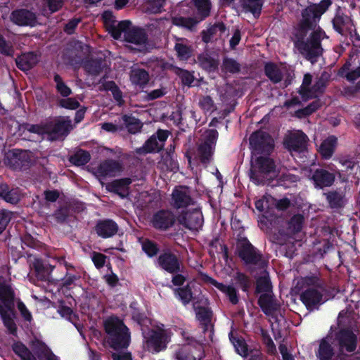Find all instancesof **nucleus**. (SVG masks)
I'll use <instances>...</instances> for the list:
<instances>
[{"instance_id": "f3484780", "label": "nucleus", "mask_w": 360, "mask_h": 360, "mask_svg": "<svg viewBox=\"0 0 360 360\" xmlns=\"http://www.w3.org/2000/svg\"><path fill=\"white\" fill-rule=\"evenodd\" d=\"M10 18L12 22L18 26L34 27L37 23L36 14L27 9L20 8L13 11Z\"/></svg>"}, {"instance_id": "f257e3e1", "label": "nucleus", "mask_w": 360, "mask_h": 360, "mask_svg": "<svg viewBox=\"0 0 360 360\" xmlns=\"http://www.w3.org/2000/svg\"><path fill=\"white\" fill-rule=\"evenodd\" d=\"M105 340L114 350L127 349L131 342V332L123 320L117 316H108L103 321Z\"/></svg>"}, {"instance_id": "7c9ffc66", "label": "nucleus", "mask_w": 360, "mask_h": 360, "mask_svg": "<svg viewBox=\"0 0 360 360\" xmlns=\"http://www.w3.org/2000/svg\"><path fill=\"white\" fill-rule=\"evenodd\" d=\"M0 198L12 205L18 204L21 195L19 188H10L7 184H0Z\"/></svg>"}, {"instance_id": "473e14b6", "label": "nucleus", "mask_w": 360, "mask_h": 360, "mask_svg": "<svg viewBox=\"0 0 360 360\" xmlns=\"http://www.w3.org/2000/svg\"><path fill=\"white\" fill-rule=\"evenodd\" d=\"M107 66L106 60L102 58H91L84 62V70L91 75H99Z\"/></svg>"}, {"instance_id": "dca6fc26", "label": "nucleus", "mask_w": 360, "mask_h": 360, "mask_svg": "<svg viewBox=\"0 0 360 360\" xmlns=\"http://www.w3.org/2000/svg\"><path fill=\"white\" fill-rule=\"evenodd\" d=\"M191 191L186 186H176L171 195V205L175 209L186 208L194 204Z\"/></svg>"}, {"instance_id": "8fccbe9b", "label": "nucleus", "mask_w": 360, "mask_h": 360, "mask_svg": "<svg viewBox=\"0 0 360 360\" xmlns=\"http://www.w3.org/2000/svg\"><path fill=\"white\" fill-rule=\"evenodd\" d=\"M199 22H200L199 20H197L195 18L191 17L186 18L176 15L172 18V25L183 28H186L190 30H193V28H194Z\"/></svg>"}, {"instance_id": "20e7f679", "label": "nucleus", "mask_w": 360, "mask_h": 360, "mask_svg": "<svg viewBox=\"0 0 360 360\" xmlns=\"http://www.w3.org/2000/svg\"><path fill=\"white\" fill-rule=\"evenodd\" d=\"M276 171L275 161L269 155H259L254 162L248 172L250 181L255 185H265L269 180V175Z\"/></svg>"}, {"instance_id": "79ce46f5", "label": "nucleus", "mask_w": 360, "mask_h": 360, "mask_svg": "<svg viewBox=\"0 0 360 360\" xmlns=\"http://www.w3.org/2000/svg\"><path fill=\"white\" fill-rule=\"evenodd\" d=\"M149 79V74L144 69L136 68L131 71L130 80L133 84L143 87L148 83Z\"/></svg>"}, {"instance_id": "c85d7f7f", "label": "nucleus", "mask_w": 360, "mask_h": 360, "mask_svg": "<svg viewBox=\"0 0 360 360\" xmlns=\"http://www.w3.org/2000/svg\"><path fill=\"white\" fill-rule=\"evenodd\" d=\"M125 41L136 45H146L148 41V34L146 30L141 27H132L127 28L124 35Z\"/></svg>"}, {"instance_id": "9d476101", "label": "nucleus", "mask_w": 360, "mask_h": 360, "mask_svg": "<svg viewBox=\"0 0 360 360\" xmlns=\"http://www.w3.org/2000/svg\"><path fill=\"white\" fill-rule=\"evenodd\" d=\"M46 134L56 140L66 137L72 129V121L68 117H56L46 123Z\"/></svg>"}, {"instance_id": "5701e85b", "label": "nucleus", "mask_w": 360, "mask_h": 360, "mask_svg": "<svg viewBox=\"0 0 360 360\" xmlns=\"http://www.w3.org/2000/svg\"><path fill=\"white\" fill-rule=\"evenodd\" d=\"M196 63L207 73H214L219 70V60L209 52H202L197 56Z\"/></svg>"}, {"instance_id": "6e6d98bb", "label": "nucleus", "mask_w": 360, "mask_h": 360, "mask_svg": "<svg viewBox=\"0 0 360 360\" xmlns=\"http://www.w3.org/2000/svg\"><path fill=\"white\" fill-rule=\"evenodd\" d=\"M185 39H179V42H176L174 46V50L176 52L177 56L181 60H188L192 56L193 49L191 46L186 45L183 43Z\"/></svg>"}, {"instance_id": "9b49d317", "label": "nucleus", "mask_w": 360, "mask_h": 360, "mask_svg": "<svg viewBox=\"0 0 360 360\" xmlns=\"http://www.w3.org/2000/svg\"><path fill=\"white\" fill-rule=\"evenodd\" d=\"M4 162L13 170H26L31 165V158L27 150L15 148L5 154Z\"/></svg>"}, {"instance_id": "3c124183", "label": "nucleus", "mask_w": 360, "mask_h": 360, "mask_svg": "<svg viewBox=\"0 0 360 360\" xmlns=\"http://www.w3.org/2000/svg\"><path fill=\"white\" fill-rule=\"evenodd\" d=\"M91 160V154L89 151L78 149L69 158V161L75 166H84Z\"/></svg>"}, {"instance_id": "f704fd0d", "label": "nucleus", "mask_w": 360, "mask_h": 360, "mask_svg": "<svg viewBox=\"0 0 360 360\" xmlns=\"http://www.w3.org/2000/svg\"><path fill=\"white\" fill-rule=\"evenodd\" d=\"M37 63V56L32 52L22 54L15 58L16 66L24 72L30 70Z\"/></svg>"}, {"instance_id": "0eeeda50", "label": "nucleus", "mask_w": 360, "mask_h": 360, "mask_svg": "<svg viewBox=\"0 0 360 360\" xmlns=\"http://www.w3.org/2000/svg\"><path fill=\"white\" fill-rule=\"evenodd\" d=\"M252 155H270L274 149V141L271 136L262 129L254 131L249 138Z\"/></svg>"}, {"instance_id": "4d7b16f0", "label": "nucleus", "mask_w": 360, "mask_h": 360, "mask_svg": "<svg viewBox=\"0 0 360 360\" xmlns=\"http://www.w3.org/2000/svg\"><path fill=\"white\" fill-rule=\"evenodd\" d=\"M131 25V22L129 20H122L118 22L117 25H111L109 30L110 35L115 39H119L122 34H125L127 28Z\"/></svg>"}, {"instance_id": "f8f14e48", "label": "nucleus", "mask_w": 360, "mask_h": 360, "mask_svg": "<svg viewBox=\"0 0 360 360\" xmlns=\"http://www.w3.org/2000/svg\"><path fill=\"white\" fill-rule=\"evenodd\" d=\"M176 219L180 225L191 231H198L204 222L202 213L198 208L183 210Z\"/></svg>"}, {"instance_id": "a18cd8bd", "label": "nucleus", "mask_w": 360, "mask_h": 360, "mask_svg": "<svg viewBox=\"0 0 360 360\" xmlns=\"http://www.w3.org/2000/svg\"><path fill=\"white\" fill-rule=\"evenodd\" d=\"M121 119L128 132L130 134H136L141 131L143 127L141 122L131 115L124 114L122 116Z\"/></svg>"}, {"instance_id": "e433bc0d", "label": "nucleus", "mask_w": 360, "mask_h": 360, "mask_svg": "<svg viewBox=\"0 0 360 360\" xmlns=\"http://www.w3.org/2000/svg\"><path fill=\"white\" fill-rule=\"evenodd\" d=\"M226 30V26L223 22H217L214 25L204 30L201 32L202 41L208 44L212 41V37L217 34V32H220V37Z\"/></svg>"}, {"instance_id": "c756f323", "label": "nucleus", "mask_w": 360, "mask_h": 360, "mask_svg": "<svg viewBox=\"0 0 360 360\" xmlns=\"http://www.w3.org/2000/svg\"><path fill=\"white\" fill-rule=\"evenodd\" d=\"M330 334L321 340L316 356L319 360H331L334 356L336 349L330 341Z\"/></svg>"}, {"instance_id": "72a5a7b5", "label": "nucleus", "mask_w": 360, "mask_h": 360, "mask_svg": "<svg viewBox=\"0 0 360 360\" xmlns=\"http://www.w3.org/2000/svg\"><path fill=\"white\" fill-rule=\"evenodd\" d=\"M337 144L338 139L333 135L329 136L323 140L319 150L322 158L325 160L330 159L335 152Z\"/></svg>"}, {"instance_id": "b1692460", "label": "nucleus", "mask_w": 360, "mask_h": 360, "mask_svg": "<svg viewBox=\"0 0 360 360\" xmlns=\"http://www.w3.org/2000/svg\"><path fill=\"white\" fill-rule=\"evenodd\" d=\"M117 224L111 219H99L94 227L96 234L102 238H108L115 236L118 231Z\"/></svg>"}, {"instance_id": "de8ad7c7", "label": "nucleus", "mask_w": 360, "mask_h": 360, "mask_svg": "<svg viewBox=\"0 0 360 360\" xmlns=\"http://www.w3.org/2000/svg\"><path fill=\"white\" fill-rule=\"evenodd\" d=\"M174 292L184 305H187L193 300V293L189 283L175 288Z\"/></svg>"}, {"instance_id": "aec40b11", "label": "nucleus", "mask_w": 360, "mask_h": 360, "mask_svg": "<svg viewBox=\"0 0 360 360\" xmlns=\"http://www.w3.org/2000/svg\"><path fill=\"white\" fill-rule=\"evenodd\" d=\"M324 38H328V36L325 31L319 26L310 34L311 51L309 54H311V63L316 62L317 58L322 55L321 41Z\"/></svg>"}, {"instance_id": "0e129e2a", "label": "nucleus", "mask_w": 360, "mask_h": 360, "mask_svg": "<svg viewBox=\"0 0 360 360\" xmlns=\"http://www.w3.org/2000/svg\"><path fill=\"white\" fill-rule=\"evenodd\" d=\"M235 280L242 291L248 292L251 286V280L248 276L242 272H237Z\"/></svg>"}, {"instance_id": "1a4fd4ad", "label": "nucleus", "mask_w": 360, "mask_h": 360, "mask_svg": "<svg viewBox=\"0 0 360 360\" xmlns=\"http://www.w3.org/2000/svg\"><path fill=\"white\" fill-rule=\"evenodd\" d=\"M309 30L314 31V29L300 21L293 34V37L295 39V46L307 60L311 62V54H309L311 51L310 36L306 39Z\"/></svg>"}, {"instance_id": "774afa93", "label": "nucleus", "mask_w": 360, "mask_h": 360, "mask_svg": "<svg viewBox=\"0 0 360 360\" xmlns=\"http://www.w3.org/2000/svg\"><path fill=\"white\" fill-rule=\"evenodd\" d=\"M132 319L140 326H143L150 323V319L146 316L144 312H141L139 309H134L131 311Z\"/></svg>"}, {"instance_id": "bb28decb", "label": "nucleus", "mask_w": 360, "mask_h": 360, "mask_svg": "<svg viewBox=\"0 0 360 360\" xmlns=\"http://www.w3.org/2000/svg\"><path fill=\"white\" fill-rule=\"evenodd\" d=\"M308 138L302 131L292 134L286 137L284 143L286 148L295 152H302L306 148Z\"/></svg>"}, {"instance_id": "49530a36", "label": "nucleus", "mask_w": 360, "mask_h": 360, "mask_svg": "<svg viewBox=\"0 0 360 360\" xmlns=\"http://www.w3.org/2000/svg\"><path fill=\"white\" fill-rule=\"evenodd\" d=\"M214 151V147L209 146L207 143H201L197 148L198 157L200 162L204 165L210 164L212 160Z\"/></svg>"}, {"instance_id": "09e8293b", "label": "nucleus", "mask_w": 360, "mask_h": 360, "mask_svg": "<svg viewBox=\"0 0 360 360\" xmlns=\"http://www.w3.org/2000/svg\"><path fill=\"white\" fill-rule=\"evenodd\" d=\"M350 21V18L343 13H341L340 10L338 9L332 20L333 29L339 34H342L345 27L348 25Z\"/></svg>"}, {"instance_id": "a211bd4d", "label": "nucleus", "mask_w": 360, "mask_h": 360, "mask_svg": "<svg viewBox=\"0 0 360 360\" xmlns=\"http://www.w3.org/2000/svg\"><path fill=\"white\" fill-rule=\"evenodd\" d=\"M123 170L122 164L113 159H107L101 162L96 169L97 176L101 178L114 177Z\"/></svg>"}, {"instance_id": "bf43d9fd", "label": "nucleus", "mask_w": 360, "mask_h": 360, "mask_svg": "<svg viewBox=\"0 0 360 360\" xmlns=\"http://www.w3.org/2000/svg\"><path fill=\"white\" fill-rule=\"evenodd\" d=\"M81 278L79 272L66 271L63 278H61L60 286L66 289H71L72 285H75V282Z\"/></svg>"}, {"instance_id": "423d86ee", "label": "nucleus", "mask_w": 360, "mask_h": 360, "mask_svg": "<svg viewBox=\"0 0 360 360\" xmlns=\"http://www.w3.org/2000/svg\"><path fill=\"white\" fill-rule=\"evenodd\" d=\"M143 343L146 349L153 354L165 351L171 341L170 332L166 329H142Z\"/></svg>"}, {"instance_id": "c9c22d12", "label": "nucleus", "mask_w": 360, "mask_h": 360, "mask_svg": "<svg viewBox=\"0 0 360 360\" xmlns=\"http://www.w3.org/2000/svg\"><path fill=\"white\" fill-rule=\"evenodd\" d=\"M273 285L269 272L264 270L262 275L256 278L255 294L272 292Z\"/></svg>"}, {"instance_id": "58836bf2", "label": "nucleus", "mask_w": 360, "mask_h": 360, "mask_svg": "<svg viewBox=\"0 0 360 360\" xmlns=\"http://www.w3.org/2000/svg\"><path fill=\"white\" fill-rule=\"evenodd\" d=\"M264 71L265 75L274 84H278L283 79V75L282 71L274 63H266L264 65Z\"/></svg>"}, {"instance_id": "e2e57ef3", "label": "nucleus", "mask_w": 360, "mask_h": 360, "mask_svg": "<svg viewBox=\"0 0 360 360\" xmlns=\"http://www.w3.org/2000/svg\"><path fill=\"white\" fill-rule=\"evenodd\" d=\"M223 69L229 73L235 74L240 71V65L234 59L224 58L222 63Z\"/></svg>"}, {"instance_id": "412c9836", "label": "nucleus", "mask_w": 360, "mask_h": 360, "mask_svg": "<svg viewBox=\"0 0 360 360\" xmlns=\"http://www.w3.org/2000/svg\"><path fill=\"white\" fill-rule=\"evenodd\" d=\"M32 269L37 280L50 283H54V279L51 276L55 266L45 264L42 259L36 258L32 263Z\"/></svg>"}, {"instance_id": "2f4dec72", "label": "nucleus", "mask_w": 360, "mask_h": 360, "mask_svg": "<svg viewBox=\"0 0 360 360\" xmlns=\"http://www.w3.org/2000/svg\"><path fill=\"white\" fill-rule=\"evenodd\" d=\"M164 148L163 143H159L155 135L148 138L141 147L136 148V153L138 155H146L153 153H159Z\"/></svg>"}, {"instance_id": "6e6552de", "label": "nucleus", "mask_w": 360, "mask_h": 360, "mask_svg": "<svg viewBox=\"0 0 360 360\" xmlns=\"http://www.w3.org/2000/svg\"><path fill=\"white\" fill-rule=\"evenodd\" d=\"M332 4V0H321L318 4L309 5L302 11V19L300 21L315 30L319 26L321 16Z\"/></svg>"}, {"instance_id": "a878e982", "label": "nucleus", "mask_w": 360, "mask_h": 360, "mask_svg": "<svg viewBox=\"0 0 360 360\" xmlns=\"http://www.w3.org/2000/svg\"><path fill=\"white\" fill-rule=\"evenodd\" d=\"M315 188H323L332 186L335 181L333 173L322 168L316 169L311 176Z\"/></svg>"}, {"instance_id": "5fc2aeb1", "label": "nucleus", "mask_w": 360, "mask_h": 360, "mask_svg": "<svg viewBox=\"0 0 360 360\" xmlns=\"http://www.w3.org/2000/svg\"><path fill=\"white\" fill-rule=\"evenodd\" d=\"M231 342L233 345L236 352L242 356H246L248 354V345L245 340L238 335H233L231 332L229 335Z\"/></svg>"}, {"instance_id": "680f3d73", "label": "nucleus", "mask_w": 360, "mask_h": 360, "mask_svg": "<svg viewBox=\"0 0 360 360\" xmlns=\"http://www.w3.org/2000/svg\"><path fill=\"white\" fill-rule=\"evenodd\" d=\"M176 74L180 78L183 85L188 86L189 87L193 86L192 84L195 80L193 72L179 68L176 70Z\"/></svg>"}, {"instance_id": "f03ea898", "label": "nucleus", "mask_w": 360, "mask_h": 360, "mask_svg": "<svg viewBox=\"0 0 360 360\" xmlns=\"http://www.w3.org/2000/svg\"><path fill=\"white\" fill-rule=\"evenodd\" d=\"M15 297V292L11 285L0 283V316L8 333L17 336L18 328L14 321L17 315Z\"/></svg>"}, {"instance_id": "2eb2a0df", "label": "nucleus", "mask_w": 360, "mask_h": 360, "mask_svg": "<svg viewBox=\"0 0 360 360\" xmlns=\"http://www.w3.org/2000/svg\"><path fill=\"white\" fill-rule=\"evenodd\" d=\"M176 220L177 219L173 212L162 209L153 214L150 224L155 230L165 231L174 225Z\"/></svg>"}, {"instance_id": "4468645a", "label": "nucleus", "mask_w": 360, "mask_h": 360, "mask_svg": "<svg viewBox=\"0 0 360 360\" xmlns=\"http://www.w3.org/2000/svg\"><path fill=\"white\" fill-rule=\"evenodd\" d=\"M187 343L183 345L175 352L176 360H198V356L201 353V349L198 348L201 346L205 349V344L195 340L194 338H187Z\"/></svg>"}, {"instance_id": "69168bd1", "label": "nucleus", "mask_w": 360, "mask_h": 360, "mask_svg": "<svg viewBox=\"0 0 360 360\" xmlns=\"http://www.w3.org/2000/svg\"><path fill=\"white\" fill-rule=\"evenodd\" d=\"M262 342L265 345L266 352L270 355H274L276 352V345L268 333L267 331L262 330Z\"/></svg>"}, {"instance_id": "c03bdc74", "label": "nucleus", "mask_w": 360, "mask_h": 360, "mask_svg": "<svg viewBox=\"0 0 360 360\" xmlns=\"http://www.w3.org/2000/svg\"><path fill=\"white\" fill-rule=\"evenodd\" d=\"M312 82V75L310 73L304 75L302 83L299 88L297 93L300 95L302 101L307 102L310 99H313V96L310 95L311 84Z\"/></svg>"}, {"instance_id": "13d9d810", "label": "nucleus", "mask_w": 360, "mask_h": 360, "mask_svg": "<svg viewBox=\"0 0 360 360\" xmlns=\"http://www.w3.org/2000/svg\"><path fill=\"white\" fill-rule=\"evenodd\" d=\"M142 250L148 257H153L158 255L160 248L157 243L150 239H145L141 243Z\"/></svg>"}, {"instance_id": "4c0bfd02", "label": "nucleus", "mask_w": 360, "mask_h": 360, "mask_svg": "<svg viewBox=\"0 0 360 360\" xmlns=\"http://www.w3.org/2000/svg\"><path fill=\"white\" fill-rule=\"evenodd\" d=\"M326 200L332 209H340L345 205V195L342 192L338 191H329L325 193Z\"/></svg>"}, {"instance_id": "864d4df0", "label": "nucleus", "mask_w": 360, "mask_h": 360, "mask_svg": "<svg viewBox=\"0 0 360 360\" xmlns=\"http://www.w3.org/2000/svg\"><path fill=\"white\" fill-rule=\"evenodd\" d=\"M12 349L22 360L36 359L31 351L20 341L15 342L12 345Z\"/></svg>"}, {"instance_id": "393cba45", "label": "nucleus", "mask_w": 360, "mask_h": 360, "mask_svg": "<svg viewBox=\"0 0 360 360\" xmlns=\"http://www.w3.org/2000/svg\"><path fill=\"white\" fill-rule=\"evenodd\" d=\"M132 180L129 177L115 179L106 185V189L124 199L129 195V186Z\"/></svg>"}, {"instance_id": "37998d69", "label": "nucleus", "mask_w": 360, "mask_h": 360, "mask_svg": "<svg viewBox=\"0 0 360 360\" xmlns=\"http://www.w3.org/2000/svg\"><path fill=\"white\" fill-rule=\"evenodd\" d=\"M304 221V218L302 214H294L287 223V234L292 236L300 232L302 229Z\"/></svg>"}, {"instance_id": "ea45409f", "label": "nucleus", "mask_w": 360, "mask_h": 360, "mask_svg": "<svg viewBox=\"0 0 360 360\" xmlns=\"http://www.w3.org/2000/svg\"><path fill=\"white\" fill-rule=\"evenodd\" d=\"M241 6L245 12L251 13L255 18H259L264 0H240Z\"/></svg>"}, {"instance_id": "603ef678", "label": "nucleus", "mask_w": 360, "mask_h": 360, "mask_svg": "<svg viewBox=\"0 0 360 360\" xmlns=\"http://www.w3.org/2000/svg\"><path fill=\"white\" fill-rule=\"evenodd\" d=\"M194 6L197 9V14L200 21L204 20L210 15V0H193Z\"/></svg>"}, {"instance_id": "cd10ccee", "label": "nucleus", "mask_w": 360, "mask_h": 360, "mask_svg": "<svg viewBox=\"0 0 360 360\" xmlns=\"http://www.w3.org/2000/svg\"><path fill=\"white\" fill-rule=\"evenodd\" d=\"M271 292L261 294L257 300V304L266 315H271L280 309V304Z\"/></svg>"}, {"instance_id": "a19ab883", "label": "nucleus", "mask_w": 360, "mask_h": 360, "mask_svg": "<svg viewBox=\"0 0 360 360\" xmlns=\"http://www.w3.org/2000/svg\"><path fill=\"white\" fill-rule=\"evenodd\" d=\"M329 79L330 75L327 72L323 71L314 85L311 87V93L310 95L313 96V98H316L318 97L316 94H322L325 92Z\"/></svg>"}, {"instance_id": "7ed1b4c3", "label": "nucleus", "mask_w": 360, "mask_h": 360, "mask_svg": "<svg viewBox=\"0 0 360 360\" xmlns=\"http://www.w3.org/2000/svg\"><path fill=\"white\" fill-rule=\"evenodd\" d=\"M329 338L335 347L338 357L350 356L356 353L359 342L358 335L351 328H339L331 333Z\"/></svg>"}, {"instance_id": "6ab92c4d", "label": "nucleus", "mask_w": 360, "mask_h": 360, "mask_svg": "<svg viewBox=\"0 0 360 360\" xmlns=\"http://www.w3.org/2000/svg\"><path fill=\"white\" fill-rule=\"evenodd\" d=\"M300 300L309 311L318 309L323 304V293L318 289L312 287L307 288L300 294Z\"/></svg>"}, {"instance_id": "338daca9", "label": "nucleus", "mask_w": 360, "mask_h": 360, "mask_svg": "<svg viewBox=\"0 0 360 360\" xmlns=\"http://www.w3.org/2000/svg\"><path fill=\"white\" fill-rule=\"evenodd\" d=\"M165 5V0H149L147 3L146 11L150 13H160Z\"/></svg>"}, {"instance_id": "052dcab7", "label": "nucleus", "mask_w": 360, "mask_h": 360, "mask_svg": "<svg viewBox=\"0 0 360 360\" xmlns=\"http://www.w3.org/2000/svg\"><path fill=\"white\" fill-rule=\"evenodd\" d=\"M196 319L200 323L205 322L210 323L212 321V311L207 307L199 306L195 308Z\"/></svg>"}, {"instance_id": "39448f33", "label": "nucleus", "mask_w": 360, "mask_h": 360, "mask_svg": "<svg viewBox=\"0 0 360 360\" xmlns=\"http://www.w3.org/2000/svg\"><path fill=\"white\" fill-rule=\"evenodd\" d=\"M236 248L238 257L246 265L257 266L262 269L267 266V262L264 259L262 253L246 237L239 236L238 238Z\"/></svg>"}, {"instance_id": "ddd939ff", "label": "nucleus", "mask_w": 360, "mask_h": 360, "mask_svg": "<svg viewBox=\"0 0 360 360\" xmlns=\"http://www.w3.org/2000/svg\"><path fill=\"white\" fill-rule=\"evenodd\" d=\"M159 267L169 274L181 273L183 266L177 255L170 250H164L157 259Z\"/></svg>"}, {"instance_id": "4be33fe9", "label": "nucleus", "mask_w": 360, "mask_h": 360, "mask_svg": "<svg viewBox=\"0 0 360 360\" xmlns=\"http://www.w3.org/2000/svg\"><path fill=\"white\" fill-rule=\"evenodd\" d=\"M202 277L204 281L212 285L217 289L224 293L232 304H237L239 302L238 294L236 289L232 285H227L218 282L212 277L206 274H202Z\"/></svg>"}]
</instances>
